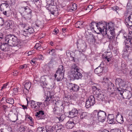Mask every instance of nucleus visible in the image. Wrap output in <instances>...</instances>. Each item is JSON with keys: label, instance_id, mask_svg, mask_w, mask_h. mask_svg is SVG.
<instances>
[{"label": "nucleus", "instance_id": "680f3d73", "mask_svg": "<svg viewBox=\"0 0 132 132\" xmlns=\"http://www.w3.org/2000/svg\"><path fill=\"white\" fill-rule=\"evenodd\" d=\"M82 55L81 56V59L82 60H85L86 59V56L85 55L82 54Z\"/></svg>", "mask_w": 132, "mask_h": 132}, {"label": "nucleus", "instance_id": "052dcab7", "mask_svg": "<svg viewBox=\"0 0 132 132\" xmlns=\"http://www.w3.org/2000/svg\"><path fill=\"white\" fill-rule=\"evenodd\" d=\"M59 30L57 28H55L54 29V30L53 31V34L56 35L59 32Z\"/></svg>", "mask_w": 132, "mask_h": 132}, {"label": "nucleus", "instance_id": "a19ab883", "mask_svg": "<svg viewBox=\"0 0 132 132\" xmlns=\"http://www.w3.org/2000/svg\"><path fill=\"white\" fill-rule=\"evenodd\" d=\"M58 125V124L56 123L52 127V130L54 131L55 132H57V131L59 130Z\"/></svg>", "mask_w": 132, "mask_h": 132}, {"label": "nucleus", "instance_id": "a211bd4d", "mask_svg": "<svg viewBox=\"0 0 132 132\" xmlns=\"http://www.w3.org/2000/svg\"><path fill=\"white\" fill-rule=\"evenodd\" d=\"M114 117L113 114H109L108 116V121L110 124L114 123Z\"/></svg>", "mask_w": 132, "mask_h": 132}, {"label": "nucleus", "instance_id": "37998d69", "mask_svg": "<svg viewBox=\"0 0 132 132\" xmlns=\"http://www.w3.org/2000/svg\"><path fill=\"white\" fill-rule=\"evenodd\" d=\"M6 102L7 103L11 104H13L14 103V100L11 98H8L6 99Z\"/></svg>", "mask_w": 132, "mask_h": 132}, {"label": "nucleus", "instance_id": "603ef678", "mask_svg": "<svg viewBox=\"0 0 132 132\" xmlns=\"http://www.w3.org/2000/svg\"><path fill=\"white\" fill-rule=\"evenodd\" d=\"M112 9L113 10L117 12V10H120L118 6H116L112 7Z\"/></svg>", "mask_w": 132, "mask_h": 132}, {"label": "nucleus", "instance_id": "39448f33", "mask_svg": "<svg viewBox=\"0 0 132 132\" xmlns=\"http://www.w3.org/2000/svg\"><path fill=\"white\" fill-rule=\"evenodd\" d=\"M93 88L95 89V91L96 92L95 94L97 100L100 101L104 100L105 99V96L103 93L101 91L100 89L98 88L96 86H94Z\"/></svg>", "mask_w": 132, "mask_h": 132}, {"label": "nucleus", "instance_id": "13d9d810", "mask_svg": "<svg viewBox=\"0 0 132 132\" xmlns=\"http://www.w3.org/2000/svg\"><path fill=\"white\" fill-rule=\"evenodd\" d=\"M19 89V88H14L13 89V91L14 93L15 94H16L18 93V90Z\"/></svg>", "mask_w": 132, "mask_h": 132}, {"label": "nucleus", "instance_id": "5fc2aeb1", "mask_svg": "<svg viewBox=\"0 0 132 132\" xmlns=\"http://www.w3.org/2000/svg\"><path fill=\"white\" fill-rule=\"evenodd\" d=\"M58 125L59 130H61L64 129V126L63 125L60 124H58Z\"/></svg>", "mask_w": 132, "mask_h": 132}, {"label": "nucleus", "instance_id": "1a4fd4ad", "mask_svg": "<svg viewBox=\"0 0 132 132\" xmlns=\"http://www.w3.org/2000/svg\"><path fill=\"white\" fill-rule=\"evenodd\" d=\"M110 29H108V30L110 31V34L108 35V34L107 36L108 38L109 41L110 42H113V40L115 38V33L113 27H110L109 28Z\"/></svg>", "mask_w": 132, "mask_h": 132}, {"label": "nucleus", "instance_id": "393cba45", "mask_svg": "<svg viewBox=\"0 0 132 132\" xmlns=\"http://www.w3.org/2000/svg\"><path fill=\"white\" fill-rule=\"evenodd\" d=\"M78 97V94L77 93H75L73 95H68V97L69 98L70 100H76Z\"/></svg>", "mask_w": 132, "mask_h": 132}, {"label": "nucleus", "instance_id": "de8ad7c7", "mask_svg": "<svg viewBox=\"0 0 132 132\" xmlns=\"http://www.w3.org/2000/svg\"><path fill=\"white\" fill-rule=\"evenodd\" d=\"M5 2L7 3L9 6V5L10 6L14 4L15 3L14 0H7L5 1Z\"/></svg>", "mask_w": 132, "mask_h": 132}, {"label": "nucleus", "instance_id": "3c124183", "mask_svg": "<svg viewBox=\"0 0 132 132\" xmlns=\"http://www.w3.org/2000/svg\"><path fill=\"white\" fill-rule=\"evenodd\" d=\"M46 132H55L54 131L52 130L51 126L46 128Z\"/></svg>", "mask_w": 132, "mask_h": 132}, {"label": "nucleus", "instance_id": "4c0bfd02", "mask_svg": "<svg viewBox=\"0 0 132 132\" xmlns=\"http://www.w3.org/2000/svg\"><path fill=\"white\" fill-rule=\"evenodd\" d=\"M31 11L30 13H27V14L23 15V17L26 19H30L31 17Z\"/></svg>", "mask_w": 132, "mask_h": 132}, {"label": "nucleus", "instance_id": "9d476101", "mask_svg": "<svg viewBox=\"0 0 132 132\" xmlns=\"http://www.w3.org/2000/svg\"><path fill=\"white\" fill-rule=\"evenodd\" d=\"M67 87L70 90L74 92H77L79 89V87L77 85L71 83H68L67 84Z\"/></svg>", "mask_w": 132, "mask_h": 132}, {"label": "nucleus", "instance_id": "c756f323", "mask_svg": "<svg viewBox=\"0 0 132 132\" xmlns=\"http://www.w3.org/2000/svg\"><path fill=\"white\" fill-rule=\"evenodd\" d=\"M112 57V55L111 53L110 52H107L105 56V59L108 62H109L111 60Z\"/></svg>", "mask_w": 132, "mask_h": 132}, {"label": "nucleus", "instance_id": "864d4df0", "mask_svg": "<svg viewBox=\"0 0 132 132\" xmlns=\"http://www.w3.org/2000/svg\"><path fill=\"white\" fill-rule=\"evenodd\" d=\"M93 7L91 5H89L87 7L84 8V10H88L89 12L90 11V10L93 8Z\"/></svg>", "mask_w": 132, "mask_h": 132}, {"label": "nucleus", "instance_id": "bb28decb", "mask_svg": "<svg viewBox=\"0 0 132 132\" xmlns=\"http://www.w3.org/2000/svg\"><path fill=\"white\" fill-rule=\"evenodd\" d=\"M74 121H68L66 123L67 128L68 129L72 128L74 126Z\"/></svg>", "mask_w": 132, "mask_h": 132}, {"label": "nucleus", "instance_id": "09e8293b", "mask_svg": "<svg viewBox=\"0 0 132 132\" xmlns=\"http://www.w3.org/2000/svg\"><path fill=\"white\" fill-rule=\"evenodd\" d=\"M110 81L109 79L106 77H104L103 78V80L102 81V82L103 83H105V84L107 83V84Z\"/></svg>", "mask_w": 132, "mask_h": 132}, {"label": "nucleus", "instance_id": "0e129e2a", "mask_svg": "<svg viewBox=\"0 0 132 132\" xmlns=\"http://www.w3.org/2000/svg\"><path fill=\"white\" fill-rule=\"evenodd\" d=\"M44 128L43 127H38L37 128V131L38 132H42Z\"/></svg>", "mask_w": 132, "mask_h": 132}, {"label": "nucleus", "instance_id": "58836bf2", "mask_svg": "<svg viewBox=\"0 0 132 132\" xmlns=\"http://www.w3.org/2000/svg\"><path fill=\"white\" fill-rule=\"evenodd\" d=\"M82 24L83 22H82L78 21L76 23L75 27L77 28H82Z\"/></svg>", "mask_w": 132, "mask_h": 132}, {"label": "nucleus", "instance_id": "4468645a", "mask_svg": "<svg viewBox=\"0 0 132 132\" xmlns=\"http://www.w3.org/2000/svg\"><path fill=\"white\" fill-rule=\"evenodd\" d=\"M80 110H78V111L77 110L75 109L74 108L71 111L69 112L68 117L71 118H73L76 116L78 111H80Z\"/></svg>", "mask_w": 132, "mask_h": 132}, {"label": "nucleus", "instance_id": "2f4dec72", "mask_svg": "<svg viewBox=\"0 0 132 132\" xmlns=\"http://www.w3.org/2000/svg\"><path fill=\"white\" fill-rule=\"evenodd\" d=\"M88 118V114L87 112H83L80 115V118L81 119H87Z\"/></svg>", "mask_w": 132, "mask_h": 132}, {"label": "nucleus", "instance_id": "7c9ffc66", "mask_svg": "<svg viewBox=\"0 0 132 132\" xmlns=\"http://www.w3.org/2000/svg\"><path fill=\"white\" fill-rule=\"evenodd\" d=\"M64 70L63 67V65H61L59 66V68L57 70L56 72L60 74L62 73V74H64Z\"/></svg>", "mask_w": 132, "mask_h": 132}, {"label": "nucleus", "instance_id": "2eb2a0df", "mask_svg": "<svg viewBox=\"0 0 132 132\" xmlns=\"http://www.w3.org/2000/svg\"><path fill=\"white\" fill-rule=\"evenodd\" d=\"M125 22L129 26H132V12H131L128 17L126 18L125 20Z\"/></svg>", "mask_w": 132, "mask_h": 132}, {"label": "nucleus", "instance_id": "473e14b6", "mask_svg": "<svg viewBox=\"0 0 132 132\" xmlns=\"http://www.w3.org/2000/svg\"><path fill=\"white\" fill-rule=\"evenodd\" d=\"M46 53L53 56L56 55V51L54 49H48L47 50Z\"/></svg>", "mask_w": 132, "mask_h": 132}, {"label": "nucleus", "instance_id": "9b49d317", "mask_svg": "<svg viewBox=\"0 0 132 132\" xmlns=\"http://www.w3.org/2000/svg\"><path fill=\"white\" fill-rule=\"evenodd\" d=\"M79 71L75 72H71L70 77L75 79H81L82 77V74L79 72Z\"/></svg>", "mask_w": 132, "mask_h": 132}, {"label": "nucleus", "instance_id": "a878e982", "mask_svg": "<svg viewBox=\"0 0 132 132\" xmlns=\"http://www.w3.org/2000/svg\"><path fill=\"white\" fill-rule=\"evenodd\" d=\"M71 72H75L79 71V68L75 64L73 63L71 65Z\"/></svg>", "mask_w": 132, "mask_h": 132}, {"label": "nucleus", "instance_id": "7ed1b4c3", "mask_svg": "<svg viewBox=\"0 0 132 132\" xmlns=\"http://www.w3.org/2000/svg\"><path fill=\"white\" fill-rule=\"evenodd\" d=\"M93 114L95 117H97L98 120L100 122H103L105 121L106 116V112L101 110H94L93 112Z\"/></svg>", "mask_w": 132, "mask_h": 132}, {"label": "nucleus", "instance_id": "49530a36", "mask_svg": "<svg viewBox=\"0 0 132 132\" xmlns=\"http://www.w3.org/2000/svg\"><path fill=\"white\" fill-rule=\"evenodd\" d=\"M52 97V96L51 95L50 93L49 92L48 93L47 95L46 96V98L45 101L47 102L50 101Z\"/></svg>", "mask_w": 132, "mask_h": 132}, {"label": "nucleus", "instance_id": "774afa93", "mask_svg": "<svg viewBox=\"0 0 132 132\" xmlns=\"http://www.w3.org/2000/svg\"><path fill=\"white\" fill-rule=\"evenodd\" d=\"M40 46V43H37L36 44L35 47V48L37 49Z\"/></svg>", "mask_w": 132, "mask_h": 132}, {"label": "nucleus", "instance_id": "338daca9", "mask_svg": "<svg viewBox=\"0 0 132 132\" xmlns=\"http://www.w3.org/2000/svg\"><path fill=\"white\" fill-rule=\"evenodd\" d=\"M47 2H48V3L49 5H52L53 1V0H47Z\"/></svg>", "mask_w": 132, "mask_h": 132}, {"label": "nucleus", "instance_id": "0eeeda50", "mask_svg": "<svg viewBox=\"0 0 132 132\" xmlns=\"http://www.w3.org/2000/svg\"><path fill=\"white\" fill-rule=\"evenodd\" d=\"M95 103V99L93 95H91L86 101V106L87 108H89L92 106Z\"/></svg>", "mask_w": 132, "mask_h": 132}, {"label": "nucleus", "instance_id": "423d86ee", "mask_svg": "<svg viewBox=\"0 0 132 132\" xmlns=\"http://www.w3.org/2000/svg\"><path fill=\"white\" fill-rule=\"evenodd\" d=\"M42 104V103L40 102H36L33 100L31 101L30 103L31 108L34 110L36 111L40 110V106Z\"/></svg>", "mask_w": 132, "mask_h": 132}, {"label": "nucleus", "instance_id": "6e6d98bb", "mask_svg": "<svg viewBox=\"0 0 132 132\" xmlns=\"http://www.w3.org/2000/svg\"><path fill=\"white\" fill-rule=\"evenodd\" d=\"M12 25L9 22L8 23L7 25H6V27L7 29H9L10 28H12Z\"/></svg>", "mask_w": 132, "mask_h": 132}, {"label": "nucleus", "instance_id": "c9c22d12", "mask_svg": "<svg viewBox=\"0 0 132 132\" xmlns=\"http://www.w3.org/2000/svg\"><path fill=\"white\" fill-rule=\"evenodd\" d=\"M97 24V23H96L95 22H92L89 25V28L90 30H94V26H96L95 29H96Z\"/></svg>", "mask_w": 132, "mask_h": 132}, {"label": "nucleus", "instance_id": "20e7f679", "mask_svg": "<svg viewBox=\"0 0 132 132\" xmlns=\"http://www.w3.org/2000/svg\"><path fill=\"white\" fill-rule=\"evenodd\" d=\"M117 92L120 93L124 98L129 99L131 96V94L130 92L126 90H124L123 91V89L120 87L117 88Z\"/></svg>", "mask_w": 132, "mask_h": 132}, {"label": "nucleus", "instance_id": "69168bd1", "mask_svg": "<svg viewBox=\"0 0 132 132\" xmlns=\"http://www.w3.org/2000/svg\"><path fill=\"white\" fill-rule=\"evenodd\" d=\"M27 67V65L26 64H24L23 65H21L20 66V69H26Z\"/></svg>", "mask_w": 132, "mask_h": 132}, {"label": "nucleus", "instance_id": "c85d7f7f", "mask_svg": "<svg viewBox=\"0 0 132 132\" xmlns=\"http://www.w3.org/2000/svg\"><path fill=\"white\" fill-rule=\"evenodd\" d=\"M132 50V44H130V45H128V46H125L123 51L125 53L128 51L130 52Z\"/></svg>", "mask_w": 132, "mask_h": 132}, {"label": "nucleus", "instance_id": "f257e3e1", "mask_svg": "<svg viewBox=\"0 0 132 132\" xmlns=\"http://www.w3.org/2000/svg\"><path fill=\"white\" fill-rule=\"evenodd\" d=\"M5 42L8 45L12 47L13 51H16L23 46L21 40L18 39L17 37L13 35L9 34L5 38Z\"/></svg>", "mask_w": 132, "mask_h": 132}, {"label": "nucleus", "instance_id": "c03bdc74", "mask_svg": "<svg viewBox=\"0 0 132 132\" xmlns=\"http://www.w3.org/2000/svg\"><path fill=\"white\" fill-rule=\"evenodd\" d=\"M5 42V43L1 45L0 46V48L2 51H6V48L7 46V44H8Z\"/></svg>", "mask_w": 132, "mask_h": 132}, {"label": "nucleus", "instance_id": "79ce46f5", "mask_svg": "<svg viewBox=\"0 0 132 132\" xmlns=\"http://www.w3.org/2000/svg\"><path fill=\"white\" fill-rule=\"evenodd\" d=\"M76 4L74 3L73 4H71L69 6L71 9L72 11H75L77 9V6Z\"/></svg>", "mask_w": 132, "mask_h": 132}, {"label": "nucleus", "instance_id": "f03ea898", "mask_svg": "<svg viewBox=\"0 0 132 132\" xmlns=\"http://www.w3.org/2000/svg\"><path fill=\"white\" fill-rule=\"evenodd\" d=\"M112 24V23H108L103 21L97 23L96 25V29L94 30L95 32L97 34L101 33L103 36L106 35L107 34V31L111 27L110 25Z\"/></svg>", "mask_w": 132, "mask_h": 132}, {"label": "nucleus", "instance_id": "8fccbe9b", "mask_svg": "<svg viewBox=\"0 0 132 132\" xmlns=\"http://www.w3.org/2000/svg\"><path fill=\"white\" fill-rule=\"evenodd\" d=\"M47 9V10H48L52 14H53V12L55 10L54 9V8L53 7H48Z\"/></svg>", "mask_w": 132, "mask_h": 132}, {"label": "nucleus", "instance_id": "412c9836", "mask_svg": "<svg viewBox=\"0 0 132 132\" xmlns=\"http://www.w3.org/2000/svg\"><path fill=\"white\" fill-rule=\"evenodd\" d=\"M128 38L125 41V46L130 45V44H132V36L128 35Z\"/></svg>", "mask_w": 132, "mask_h": 132}, {"label": "nucleus", "instance_id": "72a5a7b5", "mask_svg": "<svg viewBox=\"0 0 132 132\" xmlns=\"http://www.w3.org/2000/svg\"><path fill=\"white\" fill-rule=\"evenodd\" d=\"M54 107L53 109V112L55 115H58L60 113L59 108L58 107L55 105H53Z\"/></svg>", "mask_w": 132, "mask_h": 132}, {"label": "nucleus", "instance_id": "f704fd0d", "mask_svg": "<svg viewBox=\"0 0 132 132\" xmlns=\"http://www.w3.org/2000/svg\"><path fill=\"white\" fill-rule=\"evenodd\" d=\"M63 104L61 102V101H58L56 102L53 105H55V106H57V107H58L59 108V106H60V108H61V109H62V110L63 109H64L63 107Z\"/></svg>", "mask_w": 132, "mask_h": 132}, {"label": "nucleus", "instance_id": "ea45409f", "mask_svg": "<svg viewBox=\"0 0 132 132\" xmlns=\"http://www.w3.org/2000/svg\"><path fill=\"white\" fill-rule=\"evenodd\" d=\"M31 84L30 82H26L24 85L25 88L28 90L31 87Z\"/></svg>", "mask_w": 132, "mask_h": 132}, {"label": "nucleus", "instance_id": "cd10ccee", "mask_svg": "<svg viewBox=\"0 0 132 132\" xmlns=\"http://www.w3.org/2000/svg\"><path fill=\"white\" fill-rule=\"evenodd\" d=\"M107 89L108 91L110 92L111 90L112 91L113 90L114 88V84L111 82H109L107 84Z\"/></svg>", "mask_w": 132, "mask_h": 132}, {"label": "nucleus", "instance_id": "e2e57ef3", "mask_svg": "<svg viewBox=\"0 0 132 132\" xmlns=\"http://www.w3.org/2000/svg\"><path fill=\"white\" fill-rule=\"evenodd\" d=\"M111 132H121V131L119 129H115L112 130Z\"/></svg>", "mask_w": 132, "mask_h": 132}, {"label": "nucleus", "instance_id": "b1692460", "mask_svg": "<svg viewBox=\"0 0 132 132\" xmlns=\"http://www.w3.org/2000/svg\"><path fill=\"white\" fill-rule=\"evenodd\" d=\"M43 24L41 21L39 20H37L35 23L32 24V26L34 27L37 28V27L42 28L43 27Z\"/></svg>", "mask_w": 132, "mask_h": 132}, {"label": "nucleus", "instance_id": "e433bc0d", "mask_svg": "<svg viewBox=\"0 0 132 132\" xmlns=\"http://www.w3.org/2000/svg\"><path fill=\"white\" fill-rule=\"evenodd\" d=\"M44 112L40 110L38 112H37L36 113V114L35 116L38 117V118L40 117L39 118H38V119H41L42 118H41V116L44 115Z\"/></svg>", "mask_w": 132, "mask_h": 132}, {"label": "nucleus", "instance_id": "dca6fc26", "mask_svg": "<svg viewBox=\"0 0 132 132\" xmlns=\"http://www.w3.org/2000/svg\"><path fill=\"white\" fill-rule=\"evenodd\" d=\"M20 12L22 14V13L25 12L27 13H31V10L29 9L28 6L21 7L19 9Z\"/></svg>", "mask_w": 132, "mask_h": 132}, {"label": "nucleus", "instance_id": "6e6552de", "mask_svg": "<svg viewBox=\"0 0 132 132\" xmlns=\"http://www.w3.org/2000/svg\"><path fill=\"white\" fill-rule=\"evenodd\" d=\"M77 47L79 50L81 51L79 52H84L85 51L87 47V46L85 42L83 40H80L77 42Z\"/></svg>", "mask_w": 132, "mask_h": 132}, {"label": "nucleus", "instance_id": "a18cd8bd", "mask_svg": "<svg viewBox=\"0 0 132 132\" xmlns=\"http://www.w3.org/2000/svg\"><path fill=\"white\" fill-rule=\"evenodd\" d=\"M26 30L27 32L30 34H32L34 32V28L31 27H29L28 29H27Z\"/></svg>", "mask_w": 132, "mask_h": 132}, {"label": "nucleus", "instance_id": "aec40b11", "mask_svg": "<svg viewBox=\"0 0 132 132\" xmlns=\"http://www.w3.org/2000/svg\"><path fill=\"white\" fill-rule=\"evenodd\" d=\"M116 121L119 123L122 124L124 122L123 116L119 114H118L116 117Z\"/></svg>", "mask_w": 132, "mask_h": 132}, {"label": "nucleus", "instance_id": "f3484780", "mask_svg": "<svg viewBox=\"0 0 132 132\" xmlns=\"http://www.w3.org/2000/svg\"><path fill=\"white\" fill-rule=\"evenodd\" d=\"M64 74H62V73L60 74L56 72L54 76L57 81H59L63 80L64 78Z\"/></svg>", "mask_w": 132, "mask_h": 132}, {"label": "nucleus", "instance_id": "6ab92c4d", "mask_svg": "<svg viewBox=\"0 0 132 132\" xmlns=\"http://www.w3.org/2000/svg\"><path fill=\"white\" fill-rule=\"evenodd\" d=\"M9 4L5 2V3H2L0 5V10L2 11H3L4 10H6L9 8Z\"/></svg>", "mask_w": 132, "mask_h": 132}, {"label": "nucleus", "instance_id": "5701e85b", "mask_svg": "<svg viewBox=\"0 0 132 132\" xmlns=\"http://www.w3.org/2000/svg\"><path fill=\"white\" fill-rule=\"evenodd\" d=\"M86 39L90 42H94L95 41V36L93 34H89L86 36Z\"/></svg>", "mask_w": 132, "mask_h": 132}, {"label": "nucleus", "instance_id": "ddd939ff", "mask_svg": "<svg viewBox=\"0 0 132 132\" xmlns=\"http://www.w3.org/2000/svg\"><path fill=\"white\" fill-rule=\"evenodd\" d=\"M103 64V63L102 62L100 65V66H99L94 70L95 73L100 76L103 73L104 67L103 66H102V65Z\"/></svg>", "mask_w": 132, "mask_h": 132}, {"label": "nucleus", "instance_id": "4d7b16f0", "mask_svg": "<svg viewBox=\"0 0 132 132\" xmlns=\"http://www.w3.org/2000/svg\"><path fill=\"white\" fill-rule=\"evenodd\" d=\"M4 19L1 17H0V26H2L4 24Z\"/></svg>", "mask_w": 132, "mask_h": 132}, {"label": "nucleus", "instance_id": "f8f14e48", "mask_svg": "<svg viewBox=\"0 0 132 132\" xmlns=\"http://www.w3.org/2000/svg\"><path fill=\"white\" fill-rule=\"evenodd\" d=\"M116 84L118 85L119 87H121L122 88L125 87L127 84V82L125 81H124L122 79L117 78L116 79Z\"/></svg>", "mask_w": 132, "mask_h": 132}, {"label": "nucleus", "instance_id": "4be33fe9", "mask_svg": "<svg viewBox=\"0 0 132 132\" xmlns=\"http://www.w3.org/2000/svg\"><path fill=\"white\" fill-rule=\"evenodd\" d=\"M46 76H44L41 77L40 79V82L41 83V85L43 86H44L46 87L47 84L46 82V78L45 77Z\"/></svg>", "mask_w": 132, "mask_h": 132}, {"label": "nucleus", "instance_id": "bf43d9fd", "mask_svg": "<svg viewBox=\"0 0 132 132\" xmlns=\"http://www.w3.org/2000/svg\"><path fill=\"white\" fill-rule=\"evenodd\" d=\"M128 126L129 130L132 131V123H129L128 125Z\"/></svg>", "mask_w": 132, "mask_h": 132}]
</instances>
